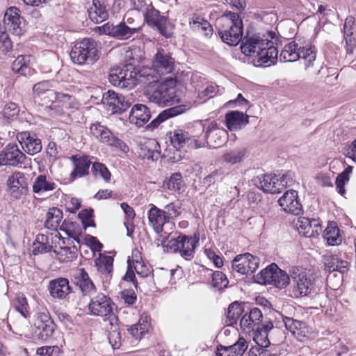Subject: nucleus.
<instances>
[{
	"mask_svg": "<svg viewBox=\"0 0 356 356\" xmlns=\"http://www.w3.org/2000/svg\"><path fill=\"white\" fill-rule=\"evenodd\" d=\"M95 265L97 270L102 274H110L113 271V257L103 254H99L95 259Z\"/></svg>",
	"mask_w": 356,
	"mask_h": 356,
	"instance_id": "a18cd8bd",
	"label": "nucleus"
},
{
	"mask_svg": "<svg viewBox=\"0 0 356 356\" xmlns=\"http://www.w3.org/2000/svg\"><path fill=\"white\" fill-rule=\"evenodd\" d=\"M325 268L329 272L339 271L344 273L347 271L349 264L347 261L343 260L337 254H327L323 257Z\"/></svg>",
	"mask_w": 356,
	"mask_h": 356,
	"instance_id": "f704fd0d",
	"label": "nucleus"
},
{
	"mask_svg": "<svg viewBox=\"0 0 356 356\" xmlns=\"http://www.w3.org/2000/svg\"><path fill=\"white\" fill-rule=\"evenodd\" d=\"M92 170L95 177H102L106 182L110 181L111 175L104 164L94 163Z\"/></svg>",
	"mask_w": 356,
	"mask_h": 356,
	"instance_id": "bf43d9fd",
	"label": "nucleus"
},
{
	"mask_svg": "<svg viewBox=\"0 0 356 356\" xmlns=\"http://www.w3.org/2000/svg\"><path fill=\"white\" fill-rule=\"evenodd\" d=\"M228 283V280L223 273L220 271H216L213 273L212 284L214 287L222 289L226 287Z\"/></svg>",
	"mask_w": 356,
	"mask_h": 356,
	"instance_id": "680f3d73",
	"label": "nucleus"
},
{
	"mask_svg": "<svg viewBox=\"0 0 356 356\" xmlns=\"http://www.w3.org/2000/svg\"><path fill=\"white\" fill-rule=\"evenodd\" d=\"M72 159L74 165V170L71 173L72 177H81L88 174L91 162L87 156L79 158L73 156Z\"/></svg>",
	"mask_w": 356,
	"mask_h": 356,
	"instance_id": "37998d69",
	"label": "nucleus"
},
{
	"mask_svg": "<svg viewBox=\"0 0 356 356\" xmlns=\"http://www.w3.org/2000/svg\"><path fill=\"white\" fill-rule=\"evenodd\" d=\"M54 252L56 254V258L60 262H70L76 258L77 250L74 246L64 245L54 246Z\"/></svg>",
	"mask_w": 356,
	"mask_h": 356,
	"instance_id": "a19ab883",
	"label": "nucleus"
},
{
	"mask_svg": "<svg viewBox=\"0 0 356 356\" xmlns=\"http://www.w3.org/2000/svg\"><path fill=\"white\" fill-rule=\"evenodd\" d=\"M7 192L16 199H20L28 191V182L24 172L15 171L8 176L6 181Z\"/></svg>",
	"mask_w": 356,
	"mask_h": 356,
	"instance_id": "9b49d317",
	"label": "nucleus"
},
{
	"mask_svg": "<svg viewBox=\"0 0 356 356\" xmlns=\"http://www.w3.org/2000/svg\"><path fill=\"white\" fill-rule=\"evenodd\" d=\"M63 219V211L56 207L50 208L46 214L44 226L49 229H56Z\"/></svg>",
	"mask_w": 356,
	"mask_h": 356,
	"instance_id": "79ce46f5",
	"label": "nucleus"
},
{
	"mask_svg": "<svg viewBox=\"0 0 356 356\" xmlns=\"http://www.w3.org/2000/svg\"><path fill=\"white\" fill-rule=\"evenodd\" d=\"M283 322L286 330L298 340L302 341L304 338L309 337L313 333L312 328L309 327L305 322L294 319L290 317H284Z\"/></svg>",
	"mask_w": 356,
	"mask_h": 356,
	"instance_id": "6ab92c4d",
	"label": "nucleus"
},
{
	"mask_svg": "<svg viewBox=\"0 0 356 356\" xmlns=\"http://www.w3.org/2000/svg\"><path fill=\"white\" fill-rule=\"evenodd\" d=\"M205 131L207 143L212 147L221 145L225 141L226 131L219 127L215 121L208 120H200L197 122Z\"/></svg>",
	"mask_w": 356,
	"mask_h": 356,
	"instance_id": "f8f14e48",
	"label": "nucleus"
},
{
	"mask_svg": "<svg viewBox=\"0 0 356 356\" xmlns=\"http://www.w3.org/2000/svg\"><path fill=\"white\" fill-rule=\"evenodd\" d=\"M26 155L16 144H8L0 152V166L17 167L25 163Z\"/></svg>",
	"mask_w": 356,
	"mask_h": 356,
	"instance_id": "4468645a",
	"label": "nucleus"
},
{
	"mask_svg": "<svg viewBox=\"0 0 356 356\" xmlns=\"http://www.w3.org/2000/svg\"><path fill=\"white\" fill-rule=\"evenodd\" d=\"M151 115L149 108L144 104H135L129 113V121L138 127L145 125L150 119Z\"/></svg>",
	"mask_w": 356,
	"mask_h": 356,
	"instance_id": "c756f323",
	"label": "nucleus"
},
{
	"mask_svg": "<svg viewBox=\"0 0 356 356\" xmlns=\"http://www.w3.org/2000/svg\"><path fill=\"white\" fill-rule=\"evenodd\" d=\"M57 184L48 179L46 175L38 176L33 184V192L36 194H43L54 191Z\"/></svg>",
	"mask_w": 356,
	"mask_h": 356,
	"instance_id": "4c0bfd02",
	"label": "nucleus"
},
{
	"mask_svg": "<svg viewBox=\"0 0 356 356\" xmlns=\"http://www.w3.org/2000/svg\"><path fill=\"white\" fill-rule=\"evenodd\" d=\"M139 72L140 70L137 71L133 65L128 64L122 68L113 69L108 75V80L115 86L131 89L138 82L143 84Z\"/></svg>",
	"mask_w": 356,
	"mask_h": 356,
	"instance_id": "423d86ee",
	"label": "nucleus"
},
{
	"mask_svg": "<svg viewBox=\"0 0 356 356\" xmlns=\"http://www.w3.org/2000/svg\"><path fill=\"white\" fill-rule=\"evenodd\" d=\"M18 12L17 8H10L6 10L3 17L4 23L13 26V29L16 30L17 34H19L22 31L19 28L20 17Z\"/></svg>",
	"mask_w": 356,
	"mask_h": 356,
	"instance_id": "de8ad7c7",
	"label": "nucleus"
},
{
	"mask_svg": "<svg viewBox=\"0 0 356 356\" xmlns=\"http://www.w3.org/2000/svg\"><path fill=\"white\" fill-rule=\"evenodd\" d=\"M218 34L222 40L229 45H236L243 36V22L237 13L228 12L219 19Z\"/></svg>",
	"mask_w": 356,
	"mask_h": 356,
	"instance_id": "7ed1b4c3",
	"label": "nucleus"
},
{
	"mask_svg": "<svg viewBox=\"0 0 356 356\" xmlns=\"http://www.w3.org/2000/svg\"><path fill=\"white\" fill-rule=\"evenodd\" d=\"M259 259L250 253L237 255L232 261V268L241 275L252 273L259 267Z\"/></svg>",
	"mask_w": 356,
	"mask_h": 356,
	"instance_id": "dca6fc26",
	"label": "nucleus"
},
{
	"mask_svg": "<svg viewBox=\"0 0 356 356\" xmlns=\"http://www.w3.org/2000/svg\"><path fill=\"white\" fill-rule=\"evenodd\" d=\"M114 303L111 298L102 293H99L92 298L88 304V310L90 314L100 317H113Z\"/></svg>",
	"mask_w": 356,
	"mask_h": 356,
	"instance_id": "9d476101",
	"label": "nucleus"
},
{
	"mask_svg": "<svg viewBox=\"0 0 356 356\" xmlns=\"http://www.w3.org/2000/svg\"><path fill=\"white\" fill-rule=\"evenodd\" d=\"M143 13L145 20L149 26L156 27L162 35L168 37L163 29L166 19L160 15L159 10H156L152 4H149Z\"/></svg>",
	"mask_w": 356,
	"mask_h": 356,
	"instance_id": "c85d7f7f",
	"label": "nucleus"
},
{
	"mask_svg": "<svg viewBox=\"0 0 356 356\" xmlns=\"http://www.w3.org/2000/svg\"><path fill=\"white\" fill-rule=\"evenodd\" d=\"M248 345L245 339L240 337L232 346H219L217 348L216 356H242L248 349Z\"/></svg>",
	"mask_w": 356,
	"mask_h": 356,
	"instance_id": "7c9ffc66",
	"label": "nucleus"
},
{
	"mask_svg": "<svg viewBox=\"0 0 356 356\" xmlns=\"http://www.w3.org/2000/svg\"><path fill=\"white\" fill-rule=\"evenodd\" d=\"M291 277L285 271L280 269L276 265V270L273 271L272 284L277 288L286 287L290 282Z\"/></svg>",
	"mask_w": 356,
	"mask_h": 356,
	"instance_id": "603ef678",
	"label": "nucleus"
},
{
	"mask_svg": "<svg viewBox=\"0 0 356 356\" xmlns=\"http://www.w3.org/2000/svg\"><path fill=\"white\" fill-rule=\"evenodd\" d=\"M291 285L290 296L295 298L307 296L314 289V279L312 275L302 268L292 267L290 270Z\"/></svg>",
	"mask_w": 356,
	"mask_h": 356,
	"instance_id": "39448f33",
	"label": "nucleus"
},
{
	"mask_svg": "<svg viewBox=\"0 0 356 356\" xmlns=\"http://www.w3.org/2000/svg\"><path fill=\"white\" fill-rule=\"evenodd\" d=\"M293 181V175L290 172H285L282 175H280V177H278L277 180V184H279L280 192L284 188L291 186Z\"/></svg>",
	"mask_w": 356,
	"mask_h": 356,
	"instance_id": "0e129e2a",
	"label": "nucleus"
},
{
	"mask_svg": "<svg viewBox=\"0 0 356 356\" xmlns=\"http://www.w3.org/2000/svg\"><path fill=\"white\" fill-rule=\"evenodd\" d=\"M267 38H263L259 35H253L246 39L241 45L242 52L247 56L256 58L261 51L263 47L266 46Z\"/></svg>",
	"mask_w": 356,
	"mask_h": 356,
	"instance_id": "4be33fe9",
	"label": "nucleus"
},
{
	"mask_svg": "<svg viewBox=\"0 0 356 356\" xmlns=\"http://www.w3.org/2000/svg\"><path fill=\"white\" fill-rule=\"evenodd\" d=\"M149 209L147 211L149 225L154 231L160 234L163 231V226L168 222L167 216L164 214L163 209H159L153 204L149 205Z\"/></svg>",
	"mask_w": 356,
	"mask_h": 356,
	"instance_id": "5701e85b",
	"label": "nucleus"
},
{
	"mask_svg": "<svg viewBox=\"0 0 356 356\" xmlns=\"http://www.w3.org/2000/svg\"><path fill=\"white\" fill-rule=\"evenodd\" d=\"M274 270H276V264H272L254 275V281L260 284H272Z\"/></svg>",
	"mask_w": 356,
	"mask_h": 356,
	"instance_id": "8fccbe9b",
	"label": "nucleus"
},
{
	"mask_svg": "<svg viewBox=\"0 0 356 356\" xmlns=\"http://www.w3.org/2000/svg\"><path fill=\"white\" fill-rule=\"evenodd\" d=\"M56 98H54V99L58 100L61 107L56 111H54L53 114H63L65 110L73 107L74 98L71 95L56 92Z\"/></svg>",
	"mask_w": 356,
	"mask_h": 356,
	"instance_id": "6e6d98bb",
	"label": "nucleus"
},
{
	"mask_svg": "<svg viewBox=\"0 0 356 356\" xmlns=\"http://www.w3.org/2000/svg\"><path fill=\"white\" fill-rule=\"evenodd\" d=\"M156 84H143L144 94L150 102L160 106L171 105L179 102L173 81L161 83L154 88Z\"/></svg>",
	"mask_w": 356,
	"mask_h": 356,
	"instance_id": "20e7f679",
	"label": "nucleus"
},
{
	"mask_svg": "<svg viewBox=\"0 0 356 356\" xmlns=\"http://www.w3.org/2000/svg\"><path fill=\"white\" fill-rule=\"evenodd\" d=\"M181 175L180 173H174L164 181L163 187L174 191H179L181 186Z\"/></svg>",
	"mask_w": 356,
	"mask_h": 356,
	"instance_id": "13d9d810",
	"label": "nucleus"
},
{
	"mask_svg": "<svg viewBox=\"0 0 356 356\" xmlns=\"http://www.w3.org/2000/svg\"><path fill=\"white\" fill-rule=\"evenodd\" d=\"M279 205L286 213L298 215L302 210L297 191H287L278 200Z\"/></svg>",
	"mask_w": 356,
	"mask_h": 356,
	"instance_id": "a211bd4d",
	"label": "nucleus"
},
{
	"mask_svg": "<svg viewBox=\"0 0 356 356\" xmlns=\"http://www.w3.org/2000/svg\"><path fill=\"white\" fill-rule=\"evenodd\" d=\"M51 88L52 86L48 81L35 84L33 87L35 100L40 101L42 104H48L57 97L56 92Z\"/></svg>",
	"mask_w": 356,
	"mask_h": 356,
	"instance_id": "412c9836",
	"label": "nucleus"
},
{
	"mask_svg": "<svg viewBox=\"0 0 356 356\" xmlns=\"http://www.w3.org/2000/svg\"><path fill=\"white\" fill-rule=\"evenodd\" d=\"M28 307L29 306L26 298L23 296H18L15 303V308L24 318L29 316Z\"/></svg>",
	"mask_w": 356,
	"mask_h": 356,
	"instance_id": "052dcab7",
	"label": "nucleus"
},
{
	"mask_svg": "<svg viewBox=\"0 0 356 356\" xmlns=\"http://www.w3.org/2000/svg\"><path fill=\"white\" fill-rule=\"evenodd\" d=\"M199 236H188L180 234L176 238L168 241V246L172 252H179L182 257L191 260L194 257L195 249L199 242Z\"/></svg>",
	"mask_w": 356,
	"mask_h": 356,
	"instance_id": "1a4fd4ad",
	"label": "nucleus"
},
{
	"mask_svg": "<svg viewBox=\"0 0 356 356\" xmlns=\"http://www.w3.org/2000/svg\"><path fill=\"white\" fill-rule=\"evenodd\" d=\"M300 58L302 59L305 71L309 73L319 74L316 62V49L314 46H306L301 49Z\"/></svg>",
	"mask_w": 356,
	"mask_h": 356,
	"instance_id": "393cba45",
	"label": "nucleus"
},
{
	"mask_svg": "<svg viewBox=\"0 0 356 356\" xmlns=\"http://www.w3.org/2000/svg\"><path fill=\"white\" fill-rule=\"evenodd\" d=\"M301 47L295 42L286 44L280 54V60L284 62H294L300 58Z\"/></svg>",
	"mask_w": 356,
	"mask_h": 356,
	"instance_id": "ea45409f",
	"label": "nucleus"
},
{
	"mask_svg": "<svg viewBox=\"0 0 356 356\" xmlns=\"http://www.w3.org/2000/svg\"><path fill=\"white\" fill-rule=\"evenodd\" d=\"M73 63L82 65L98 59L97 44L94 40L85 38L76 42L70 51Z\"/></svg>",
	"mask_w": 356,
	"mask_h": 356,
	"instance_id": "0eeeda50",
	"label": "nucleus"
},
{
	"mask_svg": "<svg viewBox=\"0 0 356 356\" xmlns=\"http://www.w3.org/2000/svg\"><path fill=\"white\" fill-rule=\"evenodd\" d=\"M91 135L97 139L100 143L111 147L116 150L123 153H127L129 150V147L124 142L116 137L106 127L99 122L93 123L90 127Z\"/></svg>",
	"mask_w": 356,
	"mask_h": 356,
	"instance_id": "6e6552de",
	"label": "nucleus"
},
{
	"mask_svg": "<svg viewBox=\"0 0 356 356\" xmlns=\"http://www.w3.org/2000/svg\"><path fill=\"white\" fill-rule=\"evenodd\" d=\"M324 238L330 245H339L342 241L341 236L339 233V229L334 222L328 224L324 231Z\"/></svg>",
	"mask_w": 356,
	"mask_h": 356,
	"instance_id": "c03bdc74",
	"label": "nucleus"
},
{
	"mask_svg": "<svg viewBox=\"0 0 356 356\" xmlns=\"http://www.w3.org/2000/svg\"><path fill=\"white\" fill-rule=\"evenodd\" d=\"M104 3L99 2V0H92V6L88 8L89 17L95 23H101L108 17V13Z\"/></svg>",
	"mask_w": 356,
	"mask_h": 356,
	"instance_id": "c9c22d12",
	"label": "nucleus"
},
{
	"mask_svg": "<svg viewBox=\"0 0 356 356\" xmlns=\"http://www.w3.org/2000/svg\"><path fill=\"white\" fill-rule=\"evenodd\" d=\"M170 138L171 143L177 149L183 147L184 145L195 149H198L205 145L204 143L191 137L187 131L180 129L170 131Z\"/></svg>",
	"mask_w": 356,
	"mask_h": 356,
	"instance_id": "f3484780",
	"label": "nucleus"
},
{
	"mask_svg": "<svg viewBox=\"0 0 356 356\" xmlns=\"http://www.w3.org/2000/svg\"><path fill=\"white\" fill-rule=\"evenodd\" d=\"M38 333L37 334L38 337L40 339L46 341L49 338L51 337L55 330V325L53 322H49L44 325H37Z\"/></svg>",
	"mask_w": 356,
	"mask_h": 356,
	"instance_id": "4d7b16f0",
	"label": "nucleus"
},
{
	"mask_svg": "<svg viewBox=\"0 0 356 356\" xmlns=\"http://www.w3.org/2000/svg\"><path fill=\"white\" fill-rule=\"evenodd\" d=\"M74 282L85 294L90 293L95 289V284L83 268L76 270L74 273Z\"/></svg>",
	"mask_w": 356,
	"mask_h": 356,
	"instance_id": "e433bc0d",
	"label": "nucleus"
},
{
	"mask_svg": "<svg viewBox=\"0 0 356 356\" xmlns=\"http://www.w3.org/2000/svg\"><path fill=\"white\" fill-rule=\"evenodd\" d=\"M278 177L275 175L266 174L257 177L254 179L255 185L265 193H280Z\"/></svg>",
	"mask_w": 356,
	"mask_h": 356,
	"instance_id": "473e14b6",
	"label": "nucleus"
},
{
	"mask_svg": "<svg viewBox=\"0 0 356 356\" xmlns=\"http://www.w3.org/2000/svg\"><path fill=\"white\" fill-rule=\"evenodd\" d=\"M120 298L128 305H132L136 301V294L132 289H125L121 291Z\"/></svg>",
	"mask_w": 356,
	"mask_h": 356,
	"instance_id": "69168bd1",
	"label": "nucleus"
},
{
	"mask_svg": "<svg viewBox=\"0 0 356 356\" xmlns=\"http://www.w3.org/2000/svg\"><path fill=\"white\" fill-rule=\"evenodd\" d=\"M48 289L54 298L63 299L72 292L69 280L65 277H59L51 280Z\"/></svg>",
	"mask_w": 356,
	"mask_h": 356,
	"instance_id": "bb28decb",
	"label": "nucleus"
},
{
	"mask_svg": "<svg viewBox=\"0 0 356 356\" xmlns=\"http://www.w3.org/2000/svg\"><path fill=\"white\" fill-rule=\"evenodd\" d=\"M217 92L218 86L216 85L213 83L208 84L202 90L198 92L197 99L193 103L173 106L163 111L148 126L152 128H156L165 120L185 113L196 104L205 102L207 100L214 97Z\"/></svg>",
	"mask_w": 356,
	"mask_h": 356,
	"instance_id": "f03ea898",
	"label": "nucleus"
},
{
	"mask_svg": "<svg viewBox=\"0 0 356 356\" xmlns=\"http://www.w3.org/2000/svg\"><path fill=\"white\" fill-rule=\"evenodd\" d=\"M174 68V59L163 49H159L152 62V67H143L139 76L143 84L159 83L161 75L170 73Z\"/></svg>",
	"mask_w": 356,
	"mask_h": 356,
	"instance_id": "f257e3e1",
	"label": "nucleus"
},
{
	"mask_svg": "<svg viewBox=\"0 0 356 356\" xmlns=\"http://www.w3.org/2000/svg\"><path fill=\"white\" fill-rule=\"evenodd\" d=\"M278 50L271 40L267 41L265 47L255 58L254 61L258 66L269 67L276 63L277 60Z\"/></svg>",
	"mask_w": 356,
	"mask_h": 356,
	"instance_id": "aec40b11",
	"label": "nucleus"
},
{
	"mask_svg": "<svg viewBox=\"0 0 356 356\" xmlns=\"http://www.w3.org/2000/svg\"><path fill=\"white\" fill-rule=\"evenodd\" d=\"M263 319L261 311L258 308H253L249 312L245 313L241 318L240 325L243 330L249 332L258 327Z\"/></svg>",
	"mask_w": 356,
	"mask_h": 356,
	"instance_id": "2f4dec72",
	"label": "nucleus"
},
{
	"mask_svg": "<svg viewBox=\"0 0 356 356\" xmlns=\"http://www.w3.org/2000/svg\"><path fill=\"white\" fill-rule=\"evenodd\" d=\"M102 102L112 113H122L130 106V102L122 95L108 90L103 95Z\"/></svg>",
	"mask_w": 356,
	"mask_h": 356,
	"instance_id": "2eb2a0df",
	"label": "nucleus"
},
{
	"mask_svg": "<svg viewBox=\"0 0 356 356\" xmlns=\"http://www.w3.org/2000/svg\"><path fill=\"white\" fill-rule=\"evenodd\" d=\"M272 327L273 325H266L261 330L257 327V331L254 336V341L261 348H267L270 346L268 332Z\"/></svg>",
	"mask_w": 356,
	"mask_h": 356,
	"instance_id": "864d4df0",
	"label": "nucleus"
},
{
	"mask_svg": "<svg viewBox=\"0 0 356 356\" xmlns=\"http://www.w3.org/2000/svg\"><path fill=\"white\" fill-rule=\"evenodd\" d=\"M138 154L143 159L156 161L161 156L160 145L156 140L148 138L140 145Z\"/></svg>",
	"mask_w": 356,
	"mask_h": 356,
	"instance_id": "cd10ccee",
	"label": "nucleus"
},
{
	"mask_svg": "<svg viewBox=\"0 0 356 356\" xmlns=\"http://www.w3.org/2000/svg\"><path fill=\"white\" fill-rule=\"evenodd\" d=\"M58 351V346H43L37 349V354L41 356H54Z\"/></svg>",
	"mask_w": 356,
	"mask_h": 356,
	"instance_id": "774afa93",
	"label": "nucleus"
},
{
	"mask_svg": "<svg viewBox=\"0 0 356 356\" xmlns=\"http://www.w3.org/2000/svg\"><path fill=\"white\" fill-rule=\"evenodd\" d=\"M225 122L230 131L241 129L248 123V115L243 112L232 111L225 115Z\"/></svg>",
	"mask_w": 356,
	"mask_h": 356,
	"instance_id": "72a5a7b5",
	"label": "nucleus"
},
{
	"mask_svg": "<svg viewBox=\"0 0 356 356\" xmlns=\"http://www.w3.org/2000/svg\"><path fill=\"white\" fill-rule=\"evenodd\" d=\"M51 250H54V246L51 241V234H38L33 243V253L38 254L40 253L49 252Z\"/></svg>",
	"mask_w": 356,
	"mask_h": 356,
	"instance_id": "58836bf2",
	"label": "nucleus"
},
{
	"mask_svg": "<svg viewBox=\"0 0 356 356\" xmlns=\"http://www.w3.org/2000/svg\"><path fill=\"white\" fill-rule=\"evenodd\" d=\"M179 209L180 208L174 202H171L165 206L164 209H163V211L164 214L167 216V220H168V222L171 219H175L177 218L181 214Z\"/></svg>",
	"mask_w": 356,
	"mask_h": 356,
	"instance_id": "e2e57ef3",
	"label": "nucleus"
},
{
	"mask_svg": "<svg viewBox=\"0 0 356 356\" xmlns=\"http://www.w3.org/2000/svg\"><path fill=\"white\" fill-rule=\"evenodd\" d=\"M17 139L23 149L30 155H35L42 149L41 140L29 132L19 133Z\"/></svg>",
	"mask_w": 356,
	"mask_h": 356,
	"instance_id": "a878e982",
	"label": "nucleus"
},
{
	"mask_svg": "<svg viewBox=\"0 0 356 356\" xmlns=\"http://www.w3.org/2000/svg\"><path fill=\"white\" fill-rule=\"evenodd\" d=\"M140 29V26H129L125 22H122L117 25L106 23L99 27V30L102 33L120 40L131 38L134 34L139 32Z\"/></svg>",
	"mask_w": 356,
	"mask_h": 356,
	"instance_id": "ddd939ff",
	"label": "nucleus"
},
{
	"mask_svg": "<svg viewBox=\"0 0 356 356\" xmlns=\"http://www.w3.org/2000/svg\"><path fill=\"white\" fill-rule=\"evenodd\" d=\"M298 232L305 237H313L321 231V225L318 219L300 217L296 224Z\"/></svg>",
	"mask_w": 356,
	"mask_h": 356,
	"instance_id": "b1692460",
	"label": "nucleus"
},
{
	"mask_svg": "<svg viewBox=\"0 0 356 356\" xmlns=\"http://www.w3.org/2000/svg\"><path fill=\"white\" fill-rule=\"evenodd\" d=\"M243 313V308L241 305L237 302H234L232 303L227 309L225 323L227 326H232L234 324H236L237 321L240 316Z\"/></svg>",
	"mask_w": 356,
	"mask_h": 356,
	"instance_id": "09e8293b",
	"label": "nucleus"
},
{
	"mask_svg": "<svg viewBox=\"0 0 356 356\" xmlns=\"http://www.w3.org/2000/svg\"><path fill=\"white\" fill-rule=\"evenodd\" d=\"M30 56H19L13 63L12 70L15 73L26 76L30 72Z\"/></svg>",
	"mask_w": 356,
	"mask_h": 356,
	"instance_id": "49530a36",
	"label": "nucleus"
},
{
	"mask_svg": "<svg viewBox=\"0 0 356 356\" xmlns=\"http://www.w3.org/2000/svg\"><path fill=\"white\" fill-rule=\"evenodd\" d=\"M344 155L356 163V138L344 148Z\"/></svg>",
	"mask_w": 356,
	"mask_h": 356,
	"instance_id": "338daca9",
	"label": "nucleus"
},
{
	"mask_svg": "<svg viewBox=\"0 0 356 356\" xmlns=\"http://www.w3.org/2000/svg\"><path fill=\"white\" fill-rule=\"evenodd\" d=\"M245 154V152L242 149H234L227 151L222 156L223 161L230 165L241 163Z\"/></svg>",
	"mask_w": 356,
	"mask_h": 356,
	"instance_id": "3c124183",
	"label": "nucleus"
},
{
	"mask_svg": "<svg viewBox=\"0 0 356 356\" xmlns=\"http://www.w3.org/2000/svg\"><path fill=\"white\" fill-rule=\"evenodd\" d=\"M149 325L145 318H140L138 323L132 325L128 329L129 332L136 339H140L141 337L147 333L149 330Z\"/></svg>",
	"mask_w": 356,
	"mask_h": 356,
	"instance_id": "5fc2aeb1",
	"label": "nucleus"
}]
</instances>
